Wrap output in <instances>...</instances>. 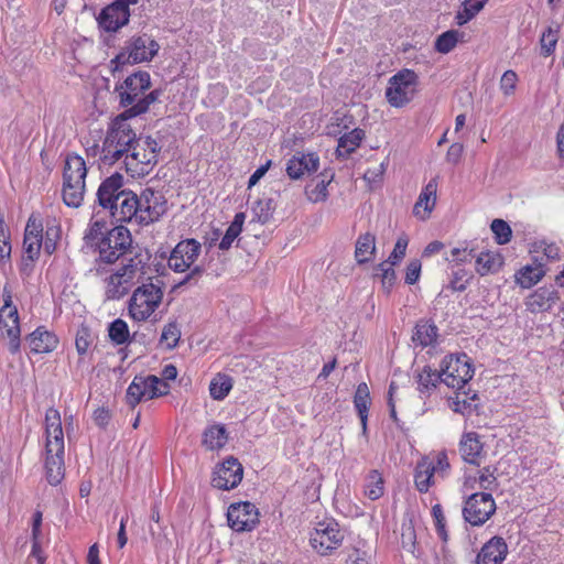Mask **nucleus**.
Masks as SVG:
<instances>
[{
    "mask_svg": "<svg viewBox=\"0 0 564 564\" xmlns=\"http://www.w3.org/2000/svg\"><path fill=\"white\" fill-rule=\"evenodd\" d=\"M45 443L44 469L47 481L52 486L58 485L65 474V443L61 414L58 410L50 408L45 413Z\"/></svg>",
    "mask_w": 564,
    "mask_h": 564,
    "instance_id": "1",
    "label": "nucleus"
},
{
    "mask_svg": "<svg viewBox=\"0 0 564 564\" xmlns=\"http://www.w3.org/2000/svg\"><path fill=\"white\" fill-rule=\"evenodd\" d=\"M150 87L151 77L145 70L135 72L129 75L122 83L116 85L115 91L119 96L120 105L127 108L123 113L129 117H137L147 112L160 96L159 90L145 94Z\"/></svg>",
    "mask_w": 564,
    "mask_h": 564,
    "instance_id": "2",
    "label": "nucleus"
},
{
    "mask_svg": "<svg viewBox=\"0 0 564 564\" xmlns=\"http://www.w3.org/2000/svg\"><path fill=\"white\" fill-rule=\"evenodd\" d=\"M145 263L138 257L117 270H108L107 267L94 264L90 272L102 282L104 295L108 301L120 300L128 294L135 279L144 274Z\"/></svg>",
    "mask_w": 564,
    "mask_h": 564,
    "instance_id": "3",
    "label": "nucleus"
},
{
    "mask_svg": "<svg viewBox=\"0 0 564 564\" xmlns=\"http://www.w3.org/2000/svg\"><path fill=\"white\" fill-rule=\"evenodd\" d=\"M130 118L126 113H121L109 123L100 152L102 164L112 165L123 160L139 141L129 122Z\"/></svg>",
    "mask_w": 564,
    "mask_h": 564,
    "instance_id": "4",
    "label": "nucleus"
},
{
    "mask_svg": "<svg viewBox=\"0 0 564 564\" xmlns=\"http://www.w3.org/2000/svg\"><path fill=\"white\" fill-rule=\"evenodd\" d=\"M440 372L442 375V382L448 388L457 390L456 405L463 404V409L456 408V411L464 412V410L470 406L467 403L466 392H460L465 388L467 382L474 376V368L470 364V359L466 354L462 355H449L444 357L441 364Z\"/></svg>",
    "mask_w": 564,
    "mask_h": 564,
    "instance_id": "5",
    "label": "nucleus"
},
{
    "mask_svg": "<svg viewBox=\"0 0 564 564\" xmlns=\"http://www.w3.org/2000/svg\"><path fill=\"white\" fill-rule=\"evenodd\" d=\"M163 281L151 278L139 285L129 301V314L137 322L147 321L160 306L163 299Z\"/></svg>",
    "mask_w": 564,
    "mask_h": 564,
    "instance_id": "6",
    "label": "nucleus"
},
{
    "mask_svg": "<svg viewBox=\"0 0 564 564\" xmlns=\"http://www.w3.org/2000/svg\"><path fill=\"white\" fill-rule=\"evenodd\" d=\"M132 246V237L124 226H116L101 237L98 245L93 248L98 252L94 264L107 267L123 257Z\"/></svg>",
    "mask_w": 564,
    "mask_h": 564,
    "instance_id": "7",
    "label": "nucleus"
},
{
    "mask_svg": "<svg viewBox=\"0 0 564 564\" xmlns=\"http://www.w3.org/2000/svg\"><path fill=\"white\" fill-rule=\"evenodd\" d=\"M161 148L151 137H139V141L123 159L126 171L132 177L148 175L158 163Z\"/></svg>",
    "mask_w": 564,
    "mask_h": 564,
    "instance_id": "8",
    "label": "nucleus"
},
{
    "mask_svg": "<svg viewBox=\"0 0 564 564\" xmlns=\"http://www.w3.org/2000/svg\"><path fill=\"white\" fill-rule=\"evenodd\" d=\"M160 50L159 43L148 34L132 36L122 51L110 62L112 73L124 64L151 62Z\"/></svg>",
    "mask_w": 564,
    "mask_h": 564,
    "instance_id": "9",
    "label": "nucleus"
},
{
    "mask_svg": "<svg viewBox=\"0 0 564 564\" xmlns=\"http://www.w3.org/2000/svg\"><path fill=\"white\" fill-rule=\"evenodd\" d=\"M344 538L338 522L333 518H326L315 523L310 543L317 554L328 556L341 545Z\"/></svg>",
    "mask_w": 564,
    "mask_h": 564,
    "instance_id": "10",
    "label": "nucleus"
},
{
    "mask_svg": "<svg viewBox=\"0 0 564 564\" xmlns=\"http://www.w3.org/2000/svg\"><path fill=\"white\" fill-rule=\"evenodd\" d=\"M419 77L412 69H401L388 80L386 98L395 108L408 105L417 91Z\"/></svg>",
    "mask_w": 564,
    "mask_h": 564,
    "instance_id": "11",
    "label": "nucleus"
},
{
    "mask_svg": "<svg viewBox=\"0 0 564 564\" xmlns=\"http://www.w3.org/2000/svg\"><path fill=\"white\" fill-rule=\"evenodd\" d=\"M170 389V384L156 376H135L127 389V403L134 408L142 400H152L169 394Z\"/></svg>",
    "mask_w": 564,
    "mask_h": 564,
    "instance_id": "12",
    "label": "nucleus"
},
{
    "mask_svg": "<svg viewBox=\"0 0 564 564\" xmlns=\"http://www.w3.org/2000/svg\"><path fill=\"white\" fill-rule=\"evenodd\" d=\"M496 512V502L490 492H471L465 501L463 517L474 527L485 524Z\"/></svg>",
    "mask_w": 564,
    "mask_h": 564,
    "instance_id": "13",
    "label": "nucleus"
},
{
    "mask_svg": "<svg viewBox=\"0 0 564 564\" xmlns=\"http://www.w3.org/2000/svg\"><path fill=\"white\" fill-rule=\"evenodd\" d=\"M138 200L140 225L158 221L167 210V202L161 192L145 188Z\"/></svg>",
    "mask_w": 564,
    "mask_h": 564,
    "instance_id": "14",
    "label": "nucleus"
},
{
    "mask_svg": "<svg viewBox=\"0 0 564 564\" xmlns=\"http://www.w3.org/2000/svg\"><path fill=\"white\" fill-rule=\"evenodd\" d=\"M61 227L55 224V219L46 221L45 239L33 237L23 238V251L30 261L39 258L42 246L46 253L52 254L56 249V241L59 238Z\"/></svg>",
    "mask_w": 564,
    "mask_h": 564,
    "instance_id": "15",
    "label": "nucleus"
},
{
    "mask_svg": "<svg viewBox=\"0 0 564 564\" xmlns=\"http://www.w3.org/2000/svg\"><path fill=\"white\" fill-rule=\"evenodd\" d=\"M200 253V243L195 239L180 241L172 250L167 264L175 272H185L191 269Z\"/></svg>",
    "mask_w": 564,
    "mask_h": 564,
    "instance_id": "16",
    "label": "nucleus"
},
{
    "mask_svg": "<svg viewBox=\"0 0 564 564\" xmlns=\"http://www.w3.org/2000/svg\"><path fill=\"white\" fill-rule=\"evenodd\" d=\"M497 468L486 466L474 471H466L463 478L462 492L467 495L469 491L484 490L490 492L498 488L496 476Z\"/></svg>",
    "mask_w": 564,
    "mask_h": 564,
    "instance_id": "17",
    "label": "nucleus"
},
{
    "mask_svg": "<svg viewBox=\"0 0 564 564\" xmlns=\"http://www.w3.org/2000/svg\"><path fill=\"white\" fill-rule=\"evenodd\" d=\"M242 477V465L236 458L230 457L215 468L212 485L218 489L229 490L235 488Z\"/></svg>",
    "mask_w": 564,
    "mask_h": 564,
    "instance_id": "18",
    "label": "nucleus"
},
{
    "mask_svg": "<svg viewBox=\"0 0 564 564\" xmlns=\"http://www.w3.org/2000/svg\"><path fill=\"white\" fill-rule=\"evenodd\" d=\"M138 195L130 189L121 193L119 199L109 208L110 216L116 223H131L135 220L139 224Z\"/></svg>",
    "mask_w": 564,
    "mask_h": 564,
    "instance_id": "19",
    "label": "nucleus"
},
{
    "mask_svg": "<svg viewBox=\"0 0 564 564\" xmlns=\"http://www.w3.org/2000/svg\"><path fill=\"white\" fill-rule=\"evenodd\" d=\"M560 299V293L553 285H544L525 299V306L531 313H544L551 311Z\"/></svg>",
    "mask_w": 564,
    "mask_h": 564,
    "instance_id": "20",
    "label": "nucleus"
},
{
    "mask_svg": "<svg viewBox=\"0 0 564 564\" xmlns=\"http://www.w3.org/2000/svg\"><path fill=\"white\" fill-rule=\"evenodd\" d=\"M123 188V177L119 173H115L104 180L97 191L98 204L108 209L119 199L121 193H126Z\"/></svg>",
    "mask_w": 564,
    "mask_h": 564,
    "instance_id": "21",
    "label": "nucleus"
},
{
    "mask_svg": "<svg viewBox=\"0 0 564 564\" xmlns=\"http://www.w3.org/2000/svg\"><path fill=\"white\" fill-rule=\"evenodd\" d=\"M319 166V158L314 152H296L286 164V173L292 180H299L305 174L316 172Z\"/></svg>",
    "mask_w": 564,
    "mask_h": 564,
    "instance_id": "22",
    "label": "nucleus"
},
{
    "mask_svg": "<svg viewBox=\"0 0 564 564\" xmlns=\"http://www.w3.org/2000/svg\"><path fill=\"white\" fill-rule=\"evenodd\" d=\"M130 11L116 1L101 10L98 15L99 26L107 32H116L129 22Z\"/></svg>",
    "mask_w": 564,
    "mask_h": 564,
    "instance_id": "23",
    "label": "nucleus"
},
{
    "mask_svg": "<svg viewBox=\"0 0 564 564\" xmlns=\"http://www.w3.org/2000/svg\"><path fill=\"white\" fill-rule=\"evenodd\" d=\"M0 328L2 336L9 338V350L11 354H17L20 350V322L18 310L9 312H0Z\"/></svg>",
    "mask_w": 564,
    "mask_h": 564,
    "instance_id": "24",
    "label": "nucleus"
},
{
    "mask_svg": "<svg viewBox=\"0 0 564 564\" xmlns=\"http://www.w3.org/2000/svg\"><path fill=\"white\" fill-rule=\"evenodd\" d=\"M437 187V178L434 177L422 188L413 207V214L419 219L426 220L430 217L436 204Z\"/></svg>",
    "mask_w": 564,
    "mask_h": 564,
    "instance_id": "25",
    "label": "nucleus"
},
{
    "mask_svg": "<svg viewBox=\"0 0 564 564\" xmlns=\"http://www.w3.org/2000/svg\"><path fill=\"white\" fill-rule=\"evenodd\" d=\"M508 554V546L500 536L486 542L477 555V564H501Z\"/></svg>",
    "mask_w": 564,
    "mask_h": 564,
    "instance_id": "26",
    "label": "nucleus"
},
{
    "mask_svg": "<svg viewBox=\"0 0 564 564\" xmlns=\"http://www.w3.org/2000/svg\"><path fill=\"white\" fill-rule=\"evenodd\" d=\"M31 352L47 354L53 351L58 344L57 337L44 327H37L26 337Z\"/></svg>",
    "mask_w": 564,
    "mask_h": 564,
    "instance_id": "27",
    "label": "nucleus"
},
{
    "mask_svg": "<svg viewBox=\"0 0 564 564\" xmlns=\"http://www.w3.org/2000/svg\"><path fill=\"white\" fill-rule=\"evenodd\" d=\"M459 451L463 459L473 465L479 466L482 457V444L475 432L463 435L459 444Z\"/></svg>",
    "mask_w": 564,
    "mask_h": 564,
    "instance_id": "28",
    "label": "nucleus"
},
{
    "mask_svg": "<svg viewBox=\"0 0 564 564\" xmlns=\"http://www.w3.org/2000/svg\"><path fill=\"white\" fill-rule=\"evenodd\" d=\"M476 257L475 270L481 275L495 274L503 265V258L495 251H481Z\"/></svg>",
    "mask_w": 564,
    "mask_h": 564,
    "instance_id": "29",
    "label": "nucleus"
},
{
    "mask_svg": "<svg viewBox=\"0 0 564 564\" xmlns=\"http://www.w3.org/2000/svg\"><path fill=\"white\" fill-rule=\"evenodd\" d=\"M86 175L87 167L85 160L75 153L67 154L63 171V180L73 182H85Z\"/></svg>",
    "mask_w": 564,
    "mask_h": 564,
    "instance_id": "30",
    "label": "nucleus"
},
{
    "mask_svg": "<svg viewBox=\"0 0 564 564\" xmlns=\"http://www.w3.org/2000/svg\"><path fill=\"white\" fill-rule=\"evenodd\" d=\"M333 180V174L321 173L316 180L307 184L305 188L306 197L312 203L325 202L328 197L327 186Z\"/></svg>",
    "mask_w": 564,
    "mask_h": 564,
    "instance_id": "31",
    "label": "nucleus"
},
{
    "mask_svg": "<svg viewBox=\"0 0 564 564\" xmlns=\"http://www.w3.org/2000/svg\"><path fill=\"white\" fill-rule=\"evenodd\" d=\"M364 138L365 131L359 128L345 133L338 139V145L336 149L337 155L344 159L348 158L359 148Z\"/></svg>",
    "mask_w": 564,
    "mask_h": 564,
    "instance_id": "32",
    "label": "nucleus"
},
{
    "mask_svg": "<svg viewBox=\"0 0 564 564\" xmlns=\"http://www.w3.org/2000/svg\"><path fill=\"white\" fill-rule=\"evenodd\" d=\"M107 231V221L105 218L99 217L98 214L94 215L84 234L85 245L89 248H95Z\"/></svg>",
    "mask_w": 564,
    "mask_h": 564,
    "instance_id": "33",
    "label": "nucleus"
},
{
    "mask_svg": "<svg viewBox=\"0 0 564 564\" xmlns=\"http://www.w3.org/2000/svg\"><path fill=\"white\" fill-rule=\"evenodd\" d=\"M86 182H73L63 180V200L68 207L77 208L84 200Z\"/></svg>",
    "mask_w": 564,
    "mask_h": 564,
    "instance_id": "34",
    "label": "nucleus"
},
{
    "mask_svg": "<svg viewBox=\"0 0 564 564\" xmlns=\"http://www.w3.org/2000/svg\"><path fill=\"white\" fill-rule=\"evenodd\" d=\"M417 390L423 395H430L440 382L442 375L437 370H433L430 366L423 367L416 375Z\"/></svg>",
    "mask_w": 564,
    "mask_h": 564,
    "instance_id": "35",
    "label": "nucleus"
},
{
    "mask_svg": "<svg viewBox=\"0 0 564 564\" xmlns=\"http://www.w3.org/2000/svg\"><path fill=\"white\" fill-rule=\"evenodd\" d=\"M433 466L430 460L422 458L417 462L414 474L415 487L420 492H427L431 486L434 485Z\"/></svg>",
    "mask_w": 564,
    "mask_h": 564,
    "instance_id": "36",
    "label": "nucleus"
},
{
    "mask_svg": "<svg viewBox=\"0 0 564 564\" xmlns=\"http://www.w3.org/2000/svg\"><path fill=\"white\" fill-rule=\"evenodd\" d=\"M227 440V431L223 424H213L203 434V445L210 451L220 449L225 446Z\"/></svg>",
    "mask_w": 564,
    "mask_h": 564,
    "instance_id": "37",
    "label": "nucleus"
},
{
    "mask_svg": "<svg viewBox=\"0 0 564 564\" xmlns=\"http://www.w3.org/2000/svg\"><path fill=\"white\" fill-rule=\"evenodd\" d=\"M228 525L236 532L247 529V501L231 503L227 510Z\"/></svg>",
    "mask_w": 564,
    "mask_h": 564,
    "instance_id": "38",
    "label": "nucleus"
},
{
    "mask_svg": "<svg viewBox=\"0 0 564 564\" xmlns=\"http://www.w3.org/2000/svg\"><path fill=\"white\" fill-rule=\"evenodd\" d=\"M545 271L542 265H524L516 274V283L522 289H530L539 283L544 276Z\"/></svg>",
    "mask_w": 564,
    "mask_h": 564,
    "instance_id": "39",
    "label": "nucleus"
},
{
    "mask_svg": "<svg viewBox=\"0 0 564 564\" xmlns=\"http://www.w3.org/2000/svg\"><path fill=\"white\" fill-rule=\"evenodd\" d=\"M384 494V480L377 470H370L364 480V495L370 500H378Z\"/></svg>",
    "mask_w": 564,
    "mask_h": 564,
    "instance_id": "40",
    "label": "nucleus"
},
{
    "mask_svg": "<svg viewBox=\"0 0 564 564\" xmlns=\"http://www.w3.org/2000/svg\"><path fill=\"white\" fill-rule=\"evenodd\" d=\"M376 251V238L372 234L360 235L356 241L355 258L358 263H366L371 260Z\"/></svg>",
    "mask_w": 564,
    "mask_h": 564,
    "instance_id": "41",
    "label": "nucleus"
},
{
    "mask_svg": "<svg viewBox=\"0 0 564 564\" xmlns=\"http://www.w3.org/2000/svg\"><path fill=\"white\" fill-rule=\"evenodd\" d=\"M488 0H463L455 15L456 24L462 26L473 20L486 6Z\"/></svg>",
    "mask_w": 564,
    "mask_h": 564,
    "instance_id": "42",
    "label": "nucleus"
},
{
    "mask_svg": "<svg viewBox=\"0 0 564 564\" xmlns=\"http://www.w3.org/2000/svg\"><path fill=\"white\" fill-rule=\"evenodd\" d=\"M246 215L243 212H239L236 214L234 220L231 221L225 235L223 236L220 242L218 243V248L220 250L226 251L232 247V243L237 240L240 232L242 231Z\"/></svg>",
    "mask_w": 564,
    "mask_h": 564,
    "instance_id": "43",
    "label": "nucleus"
},
{
    "mask_svg": "<svg viewBox=\"0 0 564 564\" xmlns=\"http://www.w3.org/2000/svg\"><path fill=\"white\" fill-rule=\"evenodd\" d=\"M354 404L360 417L362 431L365 433L367 430L368 406L370 404L369 389L365 382L358 384L354 398Z\"/></svg>",
    "mask_w": 564,
    "mask_h": 564,
    "instance_id": "44",
    "label": "nucleus"
},
{
    "mask_svg": "<svg viewBox=\"0 0 564 564\" xmlns=\"http://www.w3.org/2000/svg\"><path fill=\"white\" fill-rule=\"evenodd\" d=\"M437 337V327L426 322L417 323L412 335L415 345L426 347L432 345Z\"/></svg>",
    "mask_w": 564,
    "mask_h": 564,
    "instance_id": "45",
    "label": "nucleus"
},
{
    "mask_svg": "<svg viewBox=\"0 0 564 564\" xmlns=\"http://www.w3.org/2000/svg\"><path fill=\"white\" fill-rule=\"evenodd\" d=\"M231 388V378L224 373H217L210 381L209 393L214 400H223L229 393Z\"/></svg>",
    "mask_w": 564,
    "mask_h": 564,
    "instance_id": "46",
    "label": "nucleus"
},
{
    "mask_svg": "<svg viewBox=\"0 0 564 564\" xmlns=\"http://www.w3.org/2000/svg\"><path fill=\"white\" fill-rule=\"evenodd\" d=\"M108 336L115 345L127 344L130 338L128 324L121 318L115 319L108 326Z\"/></svg>",
    "mask_w": 564,
    "mask_h": 564,
    "instance_id": "47",
    "label": "nucleus"
},
{
    "mask_svg": "<svg viewBox=\"0 0 564 564\" xmlns=\"http://www.w3.org/2000/svg\"><path fill=\"white\" fill-rule=\"evenodd\" d=\"M463 33L457 30H448L437 36L435 41V50L442 54L449 53L459 42Z\"/></svg>",
    "mask_w": 564,
    "mask_h": 564,
    "instance_id": "48",
    "label": "nucleus"
},
{
    "mask_svg": "<svg viewBox=\"0 0 564 564\" xmlns=\"http://www.w3.org/2000/svg\"><path fill=\"white\" fill-rule=\"evenodd\" d=\"M181 338V329L178 324L174 322L167 323L161 333L160 344L167 349H173L177 346Z\"/></svg>",
    "mask_w": 564,
    "mask_h": 564,
    "instance_id": "49",
    "label": "nucleus"
},
{
    "mask_svg": "<svg viewBox=\"0 0 564 564\" xmlns=\"http://www.w3.org/2000/svg\"><path fill=\"white\" fill-rule=\"evenodd\" d=\"M96 336L89 327L82 325L75 338V346L78 355L84 356L87 354L89 347L95 341Z\"/></svg>",
    "mask_w": 564,
    "mask_h": 564,
    "instance_id": "50",
    "label": "nucleus"
},
{
    "mask_svg": "<svg viewBox=\"0 0 564 564\" xmlns=\"http://www.w3.org/2000/svg\"><path fill=\"white\" fill-rule=\"evenodd\" d=\"M273 202L272 199H260L252 207V223L257 221L260 224H265L272 216L273 213Z\"/></svg>",
    "mask_w": 564,
    "mask_h": 564,
    "instance_id": "51",
    "label": "nucleus"
},
{
    "mask_svg": "<svg viewBox=\"0 0 564 564\" xmlns=\"http://www.w3.org/2000/svg\"><path fill=\"white\" fill-rule=\"evenodd\" d=\"M491 231L495 234L496 240L499 245L508 243L511 239V228L502 219H495L491 223Z\"/></svg>",
    "mask_w": 564,
    "mask_h": 564,
    "instance_id": "52",
    "label": "nucleus"
},
{
    "mask_svg": "<svg viewBox=\"0 0 564 564\" xmlns=\"http://www.w3.org/2000/svg\"><path fill=\"white\" fill-rule=\"evenodd\" d=\"M24 236L45 239V235H43V220L40 215L31 214L24 229Z\"/></svg>",
    "mask_w": 564,
    "mask_h": 564,
    "instance_id": "53",
    "label": "nucleus"
},
{
    "mask_svg": "<svg viewBox=\"0 0 564 564\" xmlns=\"http://www.w3.org/2000/svg\"><path fill=\"white\" fill-rule=\"evenodd\" d=\"M423 458L430 460L431 465L434 467L433 473H435L437 476L444 477L445 473L449 468L448 458L444 452L432 456H425Z\"/></svg>",
    "mask_w": 564,
    "mask_h": 564,
    "instance_id": "54",
    "label": "nucleus"
},
{
    "mask_svg": "<svg viewBox=\"0 0 564 564\" xmlns=\"http://www.w3.org/2000/svg\"><path fill=\"white\" fill-rule=\"evenodd\" d=\"M541 51L544 56L551 55L557 43V34L552 28H549L546 31L542 33L541 36Z\"/></svg>",
    "mask_w": 564,
    "mask_h": 564,
    "instance_id": "55",
    "label": "nucleus"
},
{
    "mask_svg": "<svg viewBox=\"0 0 564 564\" xmlns=\"http://www.w3.org/2000/svg\"><path fill=\"white\" fill-rule=\"evenodd\" d=\"M409 245V239L406 236H401L398 238L393 251L389 256L388 263L391 265L398 264L405 256L406 248Z\"/></svg>",
    "mask_w": 564,
    "mask_h": 564,
    "instance_id": "56",
    "label": "nucleus"
},
{
    "mask_svg": "<svg viewBox=\"0 0 564 564\" xmlns=\"http://www.w3.org/2000/svg\"><path fill=\"white\" fill-rule=\"evenodd\" d=\"M473 258H475L473 248L456 247L451 250L449 261L462 264L471 261Z\"/></svg>",
    "mask_w": 564,
    "mask_h": 564,
    "instance_id": "57",
    "label": "nucleus"
},
{
    "mask_svg": "<svg viewBox=\"0 0 564 564\" xmlns=\"http://www.w3.org/2000/svg\"><path fill=\"white\" fill-rule=\"evenodd\" d=\"M518 82V76L513 70H506L500 79V89L507 96L513 94L516 89V85Z\"/></svg>",
    "mask_w": 564,
    "mask_h": 564,
    "instance_id": "58",
    "label": "nucleus"
},
{
    "mask_svg": "<svg viewBox=\"0 0 564 564\" xmlns=\"http://www.w3.org/2000/svg\"><path fill=\"white\" fill-rule=\"evenodd\" d=\"M468 284L467 271L465 269H457L452 272L451 288L454 291L463 292Z\"/></svg>",
    "mask_w": 564,
    "mask_h": 564,
    "instance_id": "59",
    "label": "nucleus"
},
{
    "mask_svg": "<svg viewBox=\"0 0 564 564\" xmlns=\"http://www.w3.org/2000/svg\"><path fill=\"white\" fill-rule=\"evenodd\" d=\"M422 264L419 259L411 260L406 265L405 283L414 284L419 281L421 275Z\"/></svg>",
    "mask_w": 564,
    "mask_h": 564,
    "instance_id": "60",
    "label": "nucleus"
},
{
    "mask_svg": "<svg viewBox=\"0 0 564 564\" xmlns=\"http://www.w3.org/2000/svg\"><path fill=\"white\" fill-rule=\"evenodd\" d=\"M401 542L403 549H405L409 552H414L415 549V532L411 524L403 525L402 528V534H401Z\"/></svg>",
    "mask_w": 564,
    "mask_h": 564,
    "instance_id": "61",
    "label": "nucleus"
},
{
    "mask_svg": "<svg viewBox=\"0 0 564 564\" xmlns=\"http://www.w3.org/2000/svg\"><path fill=\"white\" fill-rule=\"evenodd\" d=\"M347 564H370V555L367 551L352 547L348 553Z\"/></svg>",
    "mask_w": 564,
    "mask_h": 564,
    "instance_id": "62",
    "label": "nucleus"
},
{
    "mask_svg": "<svg viewBox=\"0 0 564 564\" xmlns=\"http://www.w3.org/2000/svg\"><path fill=\"white\" fill-rule=\"evenodd\" d=\"M11 252V246L9 243V237L7 235L6 224L2 218H0V257H9Z\"/></svg>",
    "mask_w": 564,
    "mask_h": 564,
    "instance_id": "63",
    "label": "nucleus"
},
{
    "mask_svg": "<svg viewBox=\"0 0 564 564\" xmlns=\"http://www.w3.org/2000/svg\"><path fill=\"white\" fill-rule=\"evenodd\" d=\"M463 151H464L463 144H460V143H453L448 148L447 153H446L447 162H449V163H452L454 165L457 164L460 161V159H462Z\"/></svg>",
    "mask_w": 564,
    "mask_h": 564,
    "instance_id": "64",
    "label": "nucleus"
}]
</instances>
